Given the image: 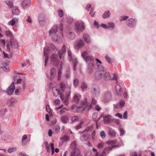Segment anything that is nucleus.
Wrapping results in <instances>:
<instances>
[{"instance_id": "nucleus-32", "label": "nucleus", "mask_w": 156, "mask_h": 156, "mask_svg": "<svg viewBox=\"0 0 156 156\" xmlns=\"http://www.w3.org/2000/svg\"><path fill=\"white\" fill-rule=\"evenodd\" d=\"M65 78H69L70 77V70L69 68L67 69L66 73L64 74Z\"/></svg>"}, {"instance_id": "nucleus-30", "label": "nucleus", "mask_w": 156, "mask_h": 156, "mask_svg": "<svg viewBox=\"0 0 156 156\" xmlns=\"http://www.w3.org/2000/svg\"><path fill=\"white\" fill-rule=\"evenodd\" d=\"M50 50V49L48 46H46L44 49V55L45 57H48L49 51Z\"/></svg>"}, {"instance_id": "nucleus-59", "label": "nucleus", "mask_w": 156, "mask_h": 156, "mask_svg": "<svg viewBox=\"0 0 156 156\" xmlns=\"http://www.w3.org/2000/svg\"><path fill=\"white\" fill-rule=\"evenodd\" d=\"M21 89L20 88V89H16L15 90V94H16L17 95H19L20 94V91H21Z\"/></svg>"}, {"instance_id": "nucleus-3", "label": "nucleus", "mask_w": 156, "mask_h": 156, "mask_svg": "<svg viewBox=\"0 0 156 156\" xmlns=\"http://www.w3.org/2000/svg\"><path fill=\"white\" fill-rule=\"evenodd\" d=\"M58 31V26L55 25L53 26L49 32V35L53 41L57 40V36L56 33Z\"/></svg>"}, {"instance_id": "nucleus-6", "label": "nucleus", "mask_w": 156, "mask_h": 156, "mask_svg": "<svg viewBox=\"0 0 156 156\" xmlns=\"http://www.w3.org/2000/svg\"><path fill=\"white\" fill-rule=\"evenodd\" d=\"M136 23V20L135 19H130L126 22V24L129 27H133L134 26Z\"/></svg>"}, {"instance_id": "nucleus-62", "label": "nucleus", "mask_w": 156, "mask_h": 156, "mask_svg": "<svg viewBox=\"0 0 156 156\" xmlns=\"http://www.w3.org/2000/svg\"><path fill=\"white\" fill-rule=\"evenodd\" d=\"M112 122L115 123L117 125H118L120 124V122L119 120L116 119H113L112 120Z\"/></svg>"}, {"instance_id": "nucleus-13", "label": "nucleus", "mask_w": 156, "mask_h": 156, "mask_svg": "<svg viewBox=\"0 0 156 156\" xmlns=\"http://www.w3.org/2000/svg\"><path fill=\"white\" fill-rule=\"evenodd\" d=\"M90 138V135L87 133L86 134H83L81 135L80 137V140L82 141H86L88 140Z\"/></svg>"}, {"instance_id": "nucleus-46", "label": "nucleus", "mask_w": 156, "mask_h": 156, "mask_svg": "<svg viewBox=\"0 0 156 156\" xmlns=\"http://www.w3.org/2000/svg\"><path fill=\"white\" fill-rule=\"evenodd\" d=\"M16 150V147H12L9 148L7 151L9 153H11L12 152L15 151Z\"/></svg>"}, {"instance_id": "nucleus-52", "label": "nucleus", "mask_w": 156, "mask_h": 156, "mask_svg": "<svg viewBox=\"0 0 156 156\" xmlns=\"http://www.w3.org/2000/svg\"><path fill=\"white\" fill-rule=\"evenodd\" d=\"M60 129V127L59 126H54L53 128L54 131L56 133L58 132Z\"/></svg>"}, {"instance_id": "nucleus-8", "label": "nucleus", "mask_w": 156, "mask_h": 156, "mask_svg": "<svg viewBox=\"0 0 156 156\" xmlns=\"http://www.w3.org/2000/svg\"><path fill=\"white\" fill-rule=\"evenodd\" d=\"M112 95L110 92H107L105 93L103 101L105 102H108L109 101L111 98Z\"/></svg>"}, {"instance_id": "nucleus-33", "label": "nucleus", "mask_w": 156, "mask_h": 156, "mask_svg": "<svg viewBox=\"0 0 156 156\" xmlns=\"http://www.w3.org/2000/svg\"><path fill=\"white\" fill-rule=\"evenodd\" d=\"M18 21V19H16L13 18V19L10 20L8 23V24L9 25H11L13 26L14 25L16 22H17Z\"/></svg>"}, {"instance_id": "nucleus-16", "label": "nucleus", "mask_w": 156, "mask_h": 156, "mask_svg": "<svg viewBox=\"0 0 156 156\" xmlns=\"http://www.w3.org/2000/svg\"><path fill=\"white\" fill-rule=\"evenodd\" d=\"M39 22L40 25H42L45 22L44 16L43 14H40L38 16Z\"/></svg>"}, {"instance_id": "nucleus-56", "label": "nucleus", "mask_w": 156, "mask_h": 156, "mask_svg": "<svg viewBox=\"0 0 156 156\" xmlns=\"http://www.w3.org/2000/svg\"><path fill=\"white\" fill-rule=\"evenodd\" d=\"M58 14L60 17H62L63 16V11L62 9H60L58 11Z\"/></svg>"}, {"instance_id": "nucleus-9", "label": "nucleus", "mask_w": 156, "mask_h": 156, "mask_svg": "<svg viewBox=\"0 0 156 156\" xmlns=\"http://www.w3.org/2000/svg\"><path fill=\"white\" fill-rule=\"evenodd\" d=\"M17 103V100L13 98L8 99L7 101V104L9 106H13Z\"/></svg>"}, {"instance_id": "nucleus-2", "label": "nucleus", "mask_w": 156, "mask_h": 156, "mask_svg": "<svg viewBox=\"0 0 156 156\" xmlns=\"http://www.w3.org/2000/svg\"><path fill=\"white\" fill-rule=\"evenodd\" d=\"M111 78L109 73L104 71V68L101 65H98V80L103 79L106 80Z\"/></svg>"}, {"instance_id": "nucleus-23", "label": "nucleus", "mask_w": 156, "mask_h": 156, "mask_svg": "<svg viewBox=\"0 0 156 156\" xmlns=\"http://www.w3.org/2000/svg\"><path fill=\"white\" fill-rule=\"evenodd\" d=\"M81 97V96L80 94H75L73 97L74 101L76 103H78Z\"/></svg>"}, {"instance_id": "nucleus-22", "label": "nucleus", "mask_w": 156, "mask_h": 156, "mask_svg": "<svg viewBox=\"0 0 156 156\" xmlns=\"http://www.w3.org/2000/svg\"><path fill=\"white\" fill-rule=\"evenodd\" d=\"M87 102V99L86 98H85L84 100L81 103V106L79 107V108H83V110H85V108Z\"/></svg>"}, {"instance_id": "nucleus-1", "label": "nucleus", "mask_w": 156, "mask_h": 156, "mask_svg": "<svg viewBox=\"0 0 156 156\" xmlns=\"http://www.w3.org/2000/svg\"><path fill=\"white\" fill-rule=\"evenodd\" d=\"M82 56L84 59V61L88 64V72L89 73H91L93 71L94 66V57L89 55L87 51L82 52Z\"/></svg>"}, {"instance_id": "nucleus-14", "label": "nucleus", "mask_w": 156, "mask_h": 156, "mask_svg": "<svg viewBox=\"0 0 156 156\" xmlns=\"http://www.w3.org/2000/svg\"><path fill=\"white\" fill-rule=\"evenodd\" d=\"M101 118H103V120L105 123H110L111 120V119L108 116H104L103 114H101V116L100 117L99 119H98V121L101 119Z\"/></svg>"}, {"instance_id": "nucleus-35", "label": "nucleus", "mask_w": 156, "mask_h": 156, "mask_svg": "<svg viewBox=\"0 0 156 156\" xmlns=\"http://www.w3.org/2000/svg\"><path fill=\"white\" fill-rule=\"evenodd\" d=\"M60 88L61 90L64 92L65 90L66 86L65 84L63 82H61L60 83Z\"/></svg>"}, {"instance_id": "nucleus-64", "label": "nucleus", "mask_w": 156, "mask_h": 156, "mask_svg": "<svg viewBox=\"0 0 156 156\" xmlns=\"http://www.w3.org/2000/svg\"><path fill=\"white\" fill-rule=\"evenodd\" d=\"M104 144L103 142L98 144V148H102L104 146Z\"/></svg>"}, {"instance_id": "nucleus-27", "label": "nucleus", "mask_w": 156, "mask_h": 156, "mask_svg": "<svg viewBox=\"0 0 156 156\" xmlns=\"http://www.w3.org/2000/svg\"><path fill=\"white\" fill-rule=\"evenodd\" d=\"M12 12L13 14L18 15L19 14L20 12L18 8L15 6L13 7Z\"/></svg>"}, {"instance_id": "nucleus-17", "label": "nucleus", "mask_w": 156, "mask_h": 156, "mask_svg": "<svg viewBox=\"0 0 156 156\" xmlns=\"http://www.w3.org/2000/svg\"><path fill=\"white\" fill-rule=\"evenodd\" d=\"M66 35L68 38L70 40H72L74 39L75 37V34L72 31H68L66 34Z\"/></svg>"}, {"instance_id": "nucleus-11", "label": "nucleus", "mask_w": 156, "mask_h": 156, "mask_svg": "<svg viewBox=\"0 0 156 156\" xmlns=\"http://www.w3.org/2000/svg\"><path fill=\"white\" fill-rule=\"evenodd\" d=\"M55 91L58 94L60 95V97L62 101L64 103L67 102V100H68V98L67 97H66V98L65 99L63 94L58 89H56Z\"/></svg>"}, {"instance_id": "nucleus-25", "label": "nucleus", "mask_w": 156, "mask_h": 156, "mask_svg": "<svg viewBox=\"0 0 156 156\" xmlns=\"http://www.w3.org/2000/svg\"><path fill=\"white\" fill-rule=\"evenodd\" d=\"M80 154V151L78 150H75L73 151L70 153L69 156H78Z\"/></svg>"}, {"instance_id": "nucleus-63", "label": "nucleus", "mask_w": 156, "mask_h": 156, "mask_svg": "<svg viewBox=\"0 0 156 156\" xmlns=\"http://www.w3.org/2000/svg\"><path fill=\"white\" fill-rule=\"evenodd\" d=\"M100 136L102 138H104L105 137V133L104 131H102L100 133Z\"/></svg>"}, {"instance_id": "nucleus-51", "label": "nucleus", "mask_w": 156, "mask_h": 156, "mask_svg": "<svg viewBox=\"0 0 156 156\" xmlns=\"http://www.w3.org/2000/svg\"><path fill=\"white\" fill-rule=\"evenodd\" d=\"M108 29L111 27L113 29L115 27L114 24L113 23H109L108 24Z\"/></svg>"}, {"instance_id": "nucleus-38", "label": "nucleus", "mask_w": 156, "mask_h": 156, "mask_svg": "<svg viewBox=\"0 0 156 156\" xmlns=\"http://www.w3.org/2000/svg\"><path fill=\"white\" fill-rule=\"evenodd\" d=\"M69 139V137L67 135L64 136L61 138V140L62 142L67 141Z\"/></svg>"}, {"instance_id": "nucleus-31", "label": "nucleus", "mask_w": 156, "mask_h": 156, "mask_svg": "<svg viewBox=\"0 0 156 156\" xmlns=\"http://www.w3.org/2000/svg\"><path fill=\"white\" fill-rule=\"evenodd\" d=\"M98 116V113L95 112L92 115V117L94 120V121L96 122V127L98 129V119H96Z\"/></svg>"}, {"instance_id": "nucleus-45", "label": "nucleus", "mask_w": 156, "mask_h": 156, "mask_svg": "<svg viewBox=\"0 0 156 156\" xmlns=\"http://www.w3.org/2000/svg\"><path fill=\"white\" fill-rule=\"evenodd\" d=\"M81 88L82 90H84L85 89H86L87 88V86L84 82H82L81 83Z\"/></svg>"}, {"instance_id": "nucleus-26", "label": "nucleus", "mask_w": 156, "mask_h": 156, "mask_svg": "<svg viewBox=\"0 0 156 156\" xmlns=\"http://www.w3.org/2000/svg\"><path fill=\"white\" fill-rule=\"evenodd\" d=\"M97 87L96 84H93L91 87V92L93 94H95L97 91Z\"/></svg>"}, {"instance_id": "nucleus-47", "label": "nucleus", "mask_w": 156, "mask_h": 156, "mask_svg": "<svg viewBox=\"0 0 156 156\" xmlns=\"http://www.w3.org/2000/svg\"><path fill=\"white\" fill-rule=\"evenodd\" d=\"M73 20L71 16H68L67 17L66 22L69 24H71L73 21Z\"/></svg>"}, {"instance_id": "nucleus-15", "label": "nucleus", "mask_w": 156, "mask_h": 156, "mask_svg": "<svg viewBox=\"0 0 156 156\" xmlns=\"http://www.w3.org/2000/svg\"><path fill=\"white\" fill-rule=\"evenodd\" d=\"M66 52V46L63 45L62 48L61 50L59 51L58 52V54L60 59H61L64 53Z\"/></svg>"}, {"instance_id": "nucleus-40", "label": "nucleus", "mask_w": 156, "mask_h": 156, "mask_svg": "<svg viewBox=\"0 0 156 156\" xmlns=\"http://www.w3.org/2000/svg\"><path fill=\"white\" fill-rule=\"evenodd\" d=\"M70 147L73 150V151H75V150H77L76 149V144L75 141H74L70 145Z\"/></svg>"}, {"instance_id": "nucleus-5", "label": "nucleus", "mask_w": 156, "mask_h": 156, "mask_svg": "<svg viewBox=\"0 0 156 156\" xmlns=\"http://www.w3.org/2000/svg\"><path fill=\"white\" fill-rule=\"evenodd\" d=\"M15 89L14 82H12L11 85L8 88L6 92L8 94L12 95Z\"/></svg>"}, {"instance_id": "nucleus-60", "label": "nucleus", "mask_w": 156, "mask_h": 156, "mask_svg": "<svg viewBox=\"0 0 156 156\" xmlns=\"http://www.w3.org/2000/svg\"><path fill=\"white\" fill-rule=\"evenodd\" d=\"M105 58L107 61L109 63H111V58L108 57L107 55H106L105 56Z\"/></svg>"}, {"instance_id": "nucleus-55", "label": "nucleus", "mask_w": 156, "mask_h": 156, "mask_svg": "<svg viewBox=\"0 0 156 156\" xmlns=\"http://www.w3.org/2000/svg\"><path fill=\"white\" fill-rule=\"evenodd\" d=\"M83 121H81L80 124L77 126H76V129H79L81 127V126L83 124Z\"/></svg>"}, {"instance_id": "nucleus-37", "label": "nucleus", "mask_w": 156, "mask_h": 156, "mask_svg": "<svg viewBox=\"0 0 156 156\" xmlns=\"http://www.w3.org/2000/svg\"><path fill=\"white\" fill-rule=\"evenodd\" d=\"M92 129H93V128L92 126H88L86 128V129L84 130L83 131L81 132V134L85 132H88L89 131H92Z\"/></svg>"}, {"instance_id": "nucleus-43", "label": "nucleus", "mask_w": 156, "mask_h": 156, "mask_svg": "<svg viewBox=\"0 0 156 156\" xmlns=\"http://www.w3.org/2000/svg\"><path fill=\"white\" fill-rule=\"evenodd\" d=\"M44 144L46 149L47 150L48 152L50 153V145L48 144V143L47 142H45Z\"/></svg>"}, {"instance_id": "nucleus-42", "label": "nucleus", "mask_w": 156, "mask_h": 156, "mask_svg": "<svg viewBox=\"0 0 156 156\" xmlns=\"http://www.w3.org/2000/svg\"><path fill=\"white\" fill-rule=\"evenodd\" d=\"M7 110L6 108L2 109L0 111V116H2L4 115L5 113L6 112Z\"/></svg>"}, {"instance_id": "nucleus-34", "label": "nucleus", "mask_w": 156, "mask_h": 156, "mask_svg": "<svg viewBox=\"0 0 156 156\" xmlns=\"http://www.w3.org/2000/svg\"><path fill=\"white\" fill-rule=\"evenodd\" d=\"M110 16V12L108 10L105 11L102 17L104 18H107L109 17Z\"/></svg>"}, {"instance_id": "nucleus-19", "label": "nucleus", "mask_w": 156, "mask_h": 156, "mask_svg": "<svg viewBox=\"0 0 156 156\" xmlns=\"http://www.w3.org/2000/svg\"><path fill=\"white\" fill-rule=\"evenodd\" d=\"M30 5V0H24L22 3V6L24 9L28 7Z\"/></svg>"}, {"instance_id": "nucleus-10", "label": "nucleus", "mask_w": 156, "mask_h": 156, "mask_svg": "<svg viewBox=\"0 0 156 156\" xmlns=\"http://www.w3.org/2000/svg\"><path fill=\"white\" fill-rule=\"evenodd\" d=\"M76 28L77 31L80 32L83 31L84 29V26L82 23H77L75 24Z\"/></svg>"}, {"instance_id": "nucleus-7", "label": "nucleus", "mask_w": 156, "mask_h": 156, "mask_svg": "<svg viewBox=\"0 0 156 156\" xmlns=\"http://www.w3.org/2000/svg\"><path fill=\"white\" fill-rule=\"evenodd\" d=\"M57 58V55L55 54H53L51 56L50 58L51 62L55 63L56 66H58L59 62V61L58 59Z\"/></svg>"}, {"instance_id": "nucleus-36", "label": "nucleus", "mask_w": 156, "mask_h": 156, "mask_svg": "<svg viewBox=\"0 0 156 156\" xmlns=\"http://www.w3.org/2000/svg\"><path fill=\"white\" fill-rule=\"evenodd\" d=\"M108 134L112 137L114 136H115V131L112 129H110L108 131Z\"/></svg>"}, {"instance_id": "nucleus-48", "label": "nucleus", "mask_w": 156, "mask_h": 156, "mask_svg": "<svg viewBox=\"0 0 156 156\" xmlns=\"http://www.w3.org/2000/svg\"><path fill=\"white\" fill-rule=\"evenodd\" d=\"M6 3L9 8H12L13 7L12 2L11 1H6Z\"/></svg>"}, {"instance_id": "nucleus-41", "label": "nucleus", "mask_w": 156, "mask_h": 156, "mask_svg": "<svg viewBox=\"0 0 156 156\" xmlns=\"http://www.w3.org/2000/svg\"><path fill=\"white\" fill-rule=\"evenodd\" d=\"M68 117L66 116H63L61 117V121L63 123H66V121L68 120Z\"/></svg>"}, {"instance_id": "nucleus-24", "label": "nucleus", "mask_w": 156, "mask_h": 156, "mask_svg": "<svg viewBox=\"0 0 156 156\" xmlns=\"http://www.w3.org/2000/svg\"><path fill=\"white\" fill-rule=\"evenodd\" d=\"M117 141L116 140H110L107 142V144H108L109 145H111L113 146V145L115 146H114L115 147H116L118 148L119 147V145H116L115 144H116Z\"/></svg>"}, {"instance_id": "nucleus-54", "label": "nucleus", "mask_w": 156, "mask_h": 156, "mask_svg": "<svg viewBox=\"0 0 156 156\" xmlns=\"http://www.w3.org/2000/svg\"><path fill=\"white\" fill-rule=\"evenodd\" d=\"M78 117L76 116H73L71 119V120L73 122H76L78 120Z\"/></svg>"}, {"instance_id": "nucleus-12", "label": "nucleus", "mask_w": 156, "mask_h": 156, "mask_svg": "<svg viewBox=\"0 0 156 156\" xmlns=\"http://www.w3.org/2000/svg\"><path fill=\"white\" fill-rule=\"evenodd\" d=\"M10 44L11 47L13 48H17L18 47V44L17 40L14 38L10 40Z\"/></svg>"}, {"instance_id": "nucleus-20", "label": "nucleus", "mask_w": 156, "mask_h": 156, "mask_svg": "<svg viewBox=\"0 0 156 156\" xmlns=\"http://www.w3.org/2000/svg\"><path fill=\"white\" fill-rule=\"evenodd\" d=\"M56 74V70L54 68H52L50 70V78L51 79H53L55 75Z\"/></svg>"}, {"instance_id": "nucleus-53", "label": "nucleus", "mask_w": 156, "mask_h": 156, "mask_svg": "<svg viewBox=\"0 0 156 156\" xmlns=\"http://www.w3.org/2000/svg\"><path fill=\"white\" fill-rule=\"evenodd\" d=\"M129 18L128 16H121L119 18V20L120 21L126 20Z\"/></svg>"}, {"instance_id": "nucleus-61", "label": "nucleus", "mask_w": 156, "mask_h": 156, "mask_svg": "<svg viewBox=\"0 0 156 156\" xmlns=\"http://www.w3.org/2000/svg\"><path fill=\"white\" fill-rule=\"evenodd\" d=\"M119 130L120 133V135L121 136H122L125 133V131L124 129L121 127H120L119 128Z\"/></svg>"}, {"instance_id": "nucleus-49", "label": "nucleus", "mask_w": 156, "mask_h": 156, "mask_svg": "<svg viewBox=\"0 0 156 156\" xmlns=\"http://www.w3.org/2000/svg\"><path fill=\"white\" fill-rule=\"evenodd\" d=\"M74 85L75 87H76L79 83V80L77 78H75L73 80Z\"/></svg>"}, {"instance_id": "nucleus-28", "label": "nucleus", "mask_w": 156, "mask_h": 156, "mask_svg": "<svg viewBox=\"0 0 156 156\" xmlns=\"http://www.w3.org/2000/svg\"><path fill=\"white\" fill-rule=\"evenodd\" d=\"M6 35L7 37H9L10 38V40L14 38L12 33L9 30L6 31L5 32Z\"/></svg>"}, {"instance_id": "nucleus-50", "label": "nucleus", "mask_w": 156, "mask_h": 156, "mask_svg": "<svg viewBox=\"0 0 156 156\" xmlns=\"http://www.w3.org/2000/svg\"><path fill=\"white\" fill-rule=\"evenodd\" d=\"M7 66V63L6 62H4L2 64V66L1 67V68L4 69V68H5L6 70H5V71L8 72L7 68L6 67Z\"/></svg>"}, {"instance_id": "nucleus-29", "label": "nucleus", "mask_w": 156, "mask_h": 156, "mask_svg": "<svg viewBox=\"0 0 156 156\" xmlns=\"http://www.w3.org/2000/svg\"><path fill=\"white\" fill-rule=\"evenodd\" d=\"M84 44V42L82 40H79L77 43V44L76 46H75V48H80L83 46Z\"/></svg>"}, {"instance_id": "nucleus-44", "label": "nucleus", "mask_w": 156, "mask_h": 156, "mask_svg": "<svg viewBox=\"0 0 156 156\" xmlns=\"http://www.w3.org/2000/svg\"><path fill=\"white\" fill-rule=\"evenodd\" d=\"M61 70L62 69L61 68L58 71V81L60 80L61 78L62 74V73Z\"/></svg>"}, {"instance_id": "nucleus-57", "label": "nucleus", "mask_w": 156, "mask_h": 156, "mask_svg": "<svg viewBox=\"0 0 156 156\" xmlns=\"http://www.w3.org/2000/svg\"><path fill=\"white\" fill-rule=\"evenodd\" d=\"M125 104V103L124 101L122 100H121L119 104V107L120 108L124 106Z\"/></svg>"}, {"instance_id": "nucleus-58", "label": "nucleus", "mask_w": 156, "mask_h": 156, "mask_svg": "<svg viewBox=\"0 0 156 156\" xmlns=\"http://www.w3.org/2000/svg\"><path fill=\"white\" fill-rule=\"evenodd\" d=\"M49 47L50 49H51L52 50H56V48L52 44H50Z\"/></svg>"}, {"instance_id": "nucleus-4", "label": "nucleus", "mask_w": 156, "mask_h": 156, "mask_svg": "<svg viewBox=\"0 0 156 156\" xmlns=\"http://www.w3.org/2000/svg\"><path fill=\"white\" fill-rule=\"evenodd\" d=\"M67 53L70 61H72L73 66V69L74 70H75L76 69V66L78 63L77 60L76 58L73 59L72 58V52L70 50H68Z\"/></svg>"}, {"instance_id": "nucleus-39", "label": "nucleus", "mask_w": 156, "mask_h": 156, "mask_svg": "<svg viewBox=\"0 0 156 156\" xmlns=\"http://www.w3.org/2000/svg\"><path fill=\"white\" fill-rule=\"evenodd\" d=\"M115 146L114 145H113V146H109L108 147H106L104 148L103 151L105 153L107 151H110L112 150V148H114Z\"/></svg>"}, {"instance_id": "nucleus-21", "label": "nucleus", "mask_w": 156, "mask_h": 156, "mask_svg": "<svg viewBox=\"0 0 156 156\" xmlns=\"http://www.w3.org/2000/svg\"><path fill=\"white\" fill-rule=\"evenodd\" d=\"M83 39L87 43H90V36L87 34H83Z\"/></svg>"}, {"instance_id": "nucleus-18", "label": "nucleus", "mask_w": 156, "mask_h": 156, "mask_svg": "<svg viewBox=\"0 0 156 156\" xmlns=\"http://www.w3.org/2000/svg\"><path fill=\"white\" fill-rule=\"evenodd\" d=\"M115 90L117 94L119 96H120L122 95L123 92L121 90V88L120 85H116L115 87Z\"/></svg>"}]
</instances>
